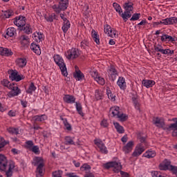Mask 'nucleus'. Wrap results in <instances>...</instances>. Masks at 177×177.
Instances as JSON below:
<instances>
[{"instance_id": "obj_11", "label": "nucleus", "mask_w": 177, "mask_h": 177, "mask_svg": "<svg viewBox=\"0 0 177 177\" xmlns=\"http://www.w3.org/2000/svg\"><path fill=\"white\" fill-rule=\"evenodd\" d=\"M26 17L19 16L14 19L13 23L17 27L21 28L24 26H26Z\"/></svg>"}, {"instance_id": "obj_24", "label": "nucleus", "mask_w": 177, "mask_h": 177, "mask_svg": "<svg viewBox=\"0 0 177 177\" xmlns=\"http://www.w3.org/2000/svg\"><path fill=\"white\" fill-rule=\"evenodd\" d=\"M91 37L94 42H95L97 45H100V37H99V34H97V32H96L95 29H93L91 30Z\"/></svg>"}, {"instance_id": "obj_7", "label": "nucleus", "mask_w": 177, "mask_h": 177, "mask_svg": "<svg viewBox=\"0 0 177 177\" xmlns=\"http://www.w3.org/2000/svg\"><path fill=\"white\" fill-rule=\"evenodd\" d=\"M26 77L22 74H19V71L15 70L12 71L10 75V80L11 81H15L16 82H20L22 80H24Z\"/></svg>"}, {"instance_id": "obj_8", "label": "nucleus", "mask_w": 177, "mask_h": 177, "mask_svg": "<svg viewBox=\"0 0 177 177\" xmlns=\"http://www.w3.org/2000/svg\"><path fill=\"white\" fill-rule=\"evenodd\" d=\"M176 23H177V17H171L169 18L162 19L158 22H156V24H157L158 26L160 24H163L164 26H171L172 24H176Z\"/></svg>"}, {"instance_id": "obj_22", "label": "nucleus", "mask_w": 177, "mask_h": 177, "mask_svg": "<svg viewBox=\"0 0 177 177\" xmlns=\"http://www.w3.org/2000/svg\"><path fill=\"white\" fill-rule=\"evenodd\" d=\"M19 42L22 45V46H26L30 44V37L26 35H22L19 37Z\"/></svg>"}, {"instance_id": "obj_21", "label": "nucleus", "mask_w": 177, "mask_h": 177, "mask_svg": "<svg viewBox=\"0 0 177 177\" xmlns=\"http://www.w3.org/2000/svg\"><path fill=\"white\" fill-rule=\"evenodd\" d=\"M65 145H73L75 146V145H77V146H80V142H74V138H73L71 136H66L65 137Z\"/></svg>"}, {"instance_id": "obj_2", "label": "nucleus", "mask_w": 177, "mask_h": 177, "mask_svg": "<svg viewBox=\"0 0 177 177\" xmlns=\"http://www.w3.org/2000/svg\"><path fill=\"white\" fill-rule=\"evenodd\" d=\"M33 165L35 167L37 166L36 169V177H43L44 172H45V169H44V167H45L44 158L41 157H35L33 159Z\"/></svg>"}, {"instance_id": "obj_45", "label": "nucleus", "mask_w": 177, "mask_h": 177, "mask_svg": "<svg viewBox=\"0 0 177 177\" xmlns=\"http://www.w3.org/2000/svg\"><path fill=\"white\" fill-rule=\"evenodd\" d=\"M113 7L114 8L115 10H116L118 13H119V15H121V13H122V9L121 8V6L118 3H113Z\"/></svg>"}, {"instance_id": "obj_43", "label": "nucleus", "mask_w": 177, "mask_h": 177, "mask_svg": "<svg viewBox=\"0 0 177 177\" xmlns=\"http://www.w3.org/2000/svg\"><path fill=\"white\" fill-rule=\"evenodd\" d=\"M34 146V142L32 140H28L25 142V147L28 149V150H30L32 149Z\"/></svg>"}, {"instance_id": "obj_52", "label": "nucleus", "mask_w": 177, "mask_h": 177, "mask_svg": "<svg viewBox=\"0 0 177 177\" xmlns=\"http://www.w3.org/2000/svg\"><path fill=\"white\" fill-rule=\"evenodd\" d=\"M1 142L0 143V152L3 150V147L6 146V145H9V141L5 140V139L3 141H1Z\"/></svg>"}, {"instance_id": "obj_41", "label": "nucleus", "mask_w": 177, "mask_h": 177, "mask_svg": "<svg viewBox=\"0 0 177 177\" xmlns=\"http://www.w3.org/2000/svg\"><path fill=\"white\" fill-rule=\"evenodd\" d=\"M16 34V29L15 28H8L7 29L6 35L8 37H13Z\"/></svg>"}, {"instance_id": "obj_5", "label": "nucleus", "mask_w": 177, "mask_h": 177, "mask_svg": "<svg viewBox=\"0 0 177 177\" xmlns=\"http://www.w3.org/2000/svg\"><path fill=\"white\" fill-rule=\"evenodd\" d=\"M67 8H68V0H60L58 6L56 4L53 6L54 12L57 13H60L62 10H66Z\"/></svg>"}, {"instance_id": "obj_34", "label": "nucleus", "mask_w": 177, "mask_h": 177, "mask_svg": "<svg viewBox=\"0 0 177 177\" xmlns=\"http://www.w3.org/2000/svg\"><path fill=\"white\" fill-rule=\"evenodd\" d=\"M120 16L123 19L124 21H127L128 19H130L132 16V12L129 11H124L123 13L121 12Z\"/></svg>"}, {"instance_id": "obj_51", "label": "nucleus", "mask_w": 177, "mask_h": 177, "mask_svg": "<svg viewBox=\"0 0 177 177\" xmlns=\"http://www.w3.org/2000/svg\"><path fill=\"white\" fill-rule=\"evenodd\" d=\"M132 100H133V103L134 104L135 108L137 110H139V107H140V104H139V101H138V99H136V97H133L132 98Z\"/></svg>"}, {"instance_id": "obj_63", "label": "nucleus", "mask_w": 177, "mask_h": 177, "mask_svg": "<svg viewBox=\"0 0 177 177\" xmlns=\"http://www.w3.org/2000/svg\"><path fill=\"white\" fill-rule=\"evenodd\" d=\"M121 141L122 142V143H124V145H125V143L128 142V136L124 135L123 137H122Z\"/></svg>"}, {"instance_id": "obj_14", "label": "nucleus", "mask_w": 177, "mask_h": 177, "mask_svg": "<svg viewBox=\"0 0 177 177\" xmlns=\"http://www.w3.org/2000/svg\"><path fill=\"white\" fill-rule=\"evenodd\" d=\"M133 146H135V142L132 140L129 141L122 148L124 153H125V154L131 153L133 149Z\"/></svg>"}, {"instance_id": "obj_9", "label": "nucleus", "mask_w": 177, "mask_h": 177, "mask_svg": "<svg viewBox=\"0 0 177 177\" xmlns=\"http://www.w3.org/2000/svg\"><path fill=\"white\" fill-rule=\"evenodd\" d=\"M10 90L11 91L9 92L10 97H15V96H19L21 93V89H20L17 84L12 83V85L10 86Z\"/></svg>"}, {"instance_id": "obj_64", "label": "nucleus", "mask_w": 177, "mask_h": 177, "mask_svg": "<svg viewBox=\"0 0 177 177\" xmlns=\"http://www.w3.org/2000/svg\"><path fill=\"white\" fill-rule=\"evenodd\" d=\"M66 176H68V177H80L75 173H68V174H66Z\"/></svg>"}, {"instance_id": "obj_17", "label": "nucleus", "mask_w": 177, "mask_h": 177, "mask_svg": "<svg viewBox=\"0 0 177 177\" xmlns=\"http://www.w3.org/2000/svg\"><path fill=\"white\" fill-rule=\"evenodd\" d=\"M63 100L64 103H67L68 104H74V103H75L76 98L74 95L66 94L64 96Z\"/></svg>"}, {"instance_id": "obj_27", "label": "nucleus", "mask_w": 177, "mask_h": 177, "mask_svg": "<svg viewBox=\"0 0 177 177\" xmlns=\"http://www.w3.org/2000/svg\"><path fill=\"white\" fill-rule=\"evenodd\" d=\"M21 30L28 35L32 34V26L30 24H25V26L21 28Z\"/></svg>"}, {"instance_id": "obj_13", "label": "nucleus", "mask_w": 177, "mask_h": 177, "mask_svg": "<svg viewBox=\"0 0 177 177\" xmlns=\"http://www.w3.org/2000/svg\"><path fill=\"white\" fill-rule=\"evenodd\" d=\"M145 146H143V144L140 143L138 144L134 150V151L132 153L133 157H139L143 151H145Z\"/></svg>"}, {"instance_id": "obj_44", "label": "nucleus", "mask_w": 177, "mask_h": 177, "mask_svg": "<svg viewBox=\"0 0 177 177\" xmlns=\"http://www.w3.org/2000/svg\"><path fill=\"white\" fill-rule=\"evenodd\" d=\"M1 84L3 86H6V88L10 89V86L13 85V83H10L8 80L4 79V80H3V81H1Z\"/></svg>"}, {"instance_id": "obj_46", "label": "nucleus", "mask_w": 177, "mask_h": 177, "mask_svg": "<svg viewBox=\"0 0 177 177\" xmlns=\"http://www.w3.org/2000/svg\"><path fill=\"white\" fill-rule=\"evenodd\" d=\"M116 118H119L120 121H127L128 120V115L120 112Z\"/></svg>"}, {"instance_id": "obj_35", "label": "nucleus", "mask_w": 177, "mask_h": 177, "mask_svg": "<svg viewBox=\"0 0 177 177\" xmlns=\"http://www.w3.org/2000/svg\"><path fill=\"white\" fill-rule=\"evenodd\" d=\"M35 91H37V86H35L34 83L31 82L28 89L26 90V93L28 95H32V93L35 92Z\"/></svg>"}, {"instance_id": "obj_54", "label": "nucleus", "mask_w": 177, "mask_h": 177, "mask_svg": "<svg viewBox=\"0 0 177 177\" xmlns=\"http://www.w3.org/2000/svg\"><path fill=\"white\" fill-rule=\"evenodd\" d=\"M162 55H174V50H171L169 49H164L162 50Z\"/></svg>"}, {"instance_id": "obj_30", "label": "nucleus", "mask_w": 177, "mask_h": 177, "mask_svg": "<svg viewBox=\"0 0 177 177\" xmlns=\"http://www.w3.org/2000/svg\"><path fill=\"white\" fill-rule=\"evenodd\" d=\"M156 156V151H153V150H148L145 153H144L142 155V156L145 157L146 158H154Z\"/></svg>"}, {"instance_id": "obj_32", "label": "nucleus", "mask_w": 177, "mask_h": 177, "mask_svg": "<svg viewBox=\"0 0 177 177\" xmlns=\"http://www.w3.org/2000/svg\"><path fill=\"white\" fill-rule=\"evenodd\" d=\"M70 27H71V24H70V21H66L65 22H63V25L62 27V30L64 34L70 30Z\"/></svg>"}, {"instance_id": "obj_31", "label": "nucleus", "mask_w": 177, "mask_h": 177, "mask_svg": "<svg viewBox=\"0 0 177 177\" xmlns=\"http://www.w3.org/2000/svg\"><path fill=\"white\" fill-rule=\"evenodd\" d=\"M123 7L126 12H130L132 13V11L133 10V3L131 2L124 3Z\"/></svg>"}, {"instance_id": "obj_49", "label": "nucleus", "mask_w": 177, "mask_h": 177, "mask_svg": "<svg viewBox=\"0 0 177 177\" xmlns=\"http://www.w3.org/2000/svg\"><path fill=\"white\" fill-rule=\"evenodd\" d=\"M53 177H62L63 175V171L62 170H57L53 172L52 174Z\"/></svg>"}, {"instance_id": "obj_36", "label": "nucleus", "mask_w": 177, "mask_h": 177, "mask_svg": "<svg viewBox=\"0 0 177 177\" xmlns=\"http://www.w3.org/2000/svg\"><path fill=\"white\" fill-rule=\"evenodd\" d=\"M111 110L113 116L115 117V118H117L121 113V111L118 106H113L111 108Z\"/></svg>"}, {"instance_id": "obj_57", "label": "nucleus", "mask_w": 177, "mask_h": 177, "mask_svg": "<svg viewBox=\"0 0 177 177\" xmlns=\"http://www.w3.org/2000/svg\"><path fill=\"white\" fill-rule=\"evenodd\" d=\"M169 171H171V172H173V174H177V167L172 166L170 165V167H169Z\"/></svg>"}, {"instance_id": "obj_26", "label": "nucleus", "mask_w": 177, "mask_h": 177, "mask_svg": "<svg viewBox=\"0 0 177 177\" xmlns=\"http://www.w3.org/2000/svg\"><path fill=\"white\" fill-rule=\"evenodd\" d=\"M73 77L77 81H82L85 78V75L80 70L75 71L73 74Z\"/></svg>"}, {"instance_id": "obj_19", "label": "nucleus", "mask_w": 177, "mask_h": 177, "mask_svg": "<svg viewBox=\"0 0 177 177\" xmlns=\"http://www.w3.org/2000/svg\"><path fill=\"white\" fill-rule=\"evenodd\" d=\"M0 55L1 56H6L9 57V56L13 55V52H12L11 49L4 47H0Z\"/></svg>"}, {"instance_id": "obj_25", "label": "nucleus", "mask_w": 177, "mask_h": 177, "mask_svg": "<svg viewBox=\"0 0 177 177\" xmlns=\"http://www.w3.org/2000/svg\"><path fill=\"white\" fill-rule=\"evenodd\" d=\"M117 84L120 89H122L123 91H124V89H127V82H125V78L120 77L117 82Z\"/></svg>"}, {"instance_id": "obj_23", "label": "nucleus", "mask_w": 177, "mask_h": 177, "mask_svg": "<svg viewBox=\"0 0 177 177\" xmlns=\"http://www.w3.org/2000/svg\"><path fill=\"white\" fill-rule=\"evenodd\" d=\"M33 120L36 122H44L48 120V116L46 114L37 115L33 117Z\"/></svg>"}, {"instance_id": "obj_39", "label": "nucleus", "mask_w": 177, "mask_h": 177, "mask_svg": "<svg viewBox=\"0 0 177 177\" xmlns=\"http://www.w3.org/2000/svg\"><path fill=\"white\" fill-rule=\"evenodd\" d=\"M104 33L107 35V37H111V26L109 24H105L104 26Z\"/></svg>"}, {"instance_id": "obj_37", "label": "nucleus", "mask_w": 177, "mask_h": 177, "mask_svg": "<svg viewBox=\"0 0 177 177\" xmlns=\"http://www.w3.org/2000/svg\"><path fill=\"white\" fill-rule=\"evenodd\" d=\"M75 103L76 111H77L78 114L82 117H84V112H82V105L80 102H75Z\"/></svg>"}, {"instance_id": "obj_47", "label": "nucleus", "mask_w": 177, "mask_h": 177, "mask_svg": "<svg viewBox=\"0 0 177 177\" xmlns=\"http://www.w3.org/2000/svg\"><path fill=\"white\" fill-rule=\"evenodd\" d=\"M91 165H88L87 163H84L80 167V171L83 172L84 171H91Z\"/></svg>"}, {"instance_id": "obj_18", "label": "nucleus", "mask_w": 177, "mask_h": 177, "mask_svg": "<svg viewBox=\"0 0 177 177\" xmlns=\"http://www.w3.org/2000/svg\"><path fill=\"white\" fill-rule=\"evenodd\" d=\"M160 41H162V42H166V44H168V42L174 43L175 42V37H172L167 34H163L160 37Z\"/></svg>"}, {"instance_id": "obj_12", "label": "nucleus", "mask_w": 177, "mask_h": 177, "mask_svg": "<svg viewBox=\"0 0 177 177\" xmlns=\"http://www.w3.org/2000/svg\"><path fill=\"white\" fill-rule=\"evenodd\" d=\"M152 122L158 128H163V129H165V122H164V119L158 117H154Z\"/></svg>"}, {"instance_id": "obj_40", "label": "nucleus", "mask_w": 177, "mask_h": 177, "mask_svg": "<svg viewBox=\"0 0 177 177\" xmlns=\"http://www.w3.org/2000/svg\"><path fill=\"white\" fill-rule=\"evenodd\" d=\"M8 133L11 135H19V129L15 127H9L7 129Z\"/></svg>"}, {"instance_id": "obj_62", "label": "nucleus", "mask_w": 177, "mask_h": 177, "mask_svg": "<svg viewBox=\"0 0 177 177\" xmlns=\"http://www.w3.org/2000/svg\"><path fill=\"white\" fill-rule=\"evenodd\" d=\"M103 167L105 168V169H110V168H111V162H108L104 164Z\"/></svg>"}, {"instance_id": "obj_38", "label": "nucleus", "mask_w": 177, "mask_h": 177, "mask_svg": "<svg viewBox=\"0 0 177 177\" xmlns=\"http://www.w3.org/2000/svg\"><path fill=\"white\" fill-rule=\"evenodd\" d=\"M12 15H13V12L9 10H5V11H1V17L3 19H9V17H10V16H12Z\"/></svg>"}, {"instance_id": "obj_50", "label": "nucleus", "mask_w": 177, "mask_h": 177, "mask_svg": "<svg viewBox=\"0 0 177 177\" xmlns=\"http://www.w3.org/2000/svg\"><path fill=\"white\" fill-rule=\"evenodd\" d=\"M90 74H91L92 78H93L94 80H95L96 78L99 76V73H97V71H96V70L91 71Z\"/></svg>"}, {"instance_id": "obj_15", "label": "nucleus", "mask_w": 177, "mask_h": 177, "mask_svg": "<svg viewBox=\"0 0 177 177\" xmlns=\"http://www.w3.org/2000/svg\"><path fill=\"white\" fill-rule=\"evenodd\" d=\"M15 64L19 68H24L27 66V59L25 57H19L15 60Z\"/></svg>"}, {"instance_id": "obj_60", "label": "nucleus", "mask_w": 177, "mask_h": 177, "mask_svg": "<svg viewBox=\"0 0 177 177\" xmlns=\"http://www.w3.org/2000/svg\"><path fill=\"white\" fill-rule=\"evenodd\" d=\"M154 49H155L156 52H160L162 53V50L164 48H162V46L158 45V46H155Z\"/></svg>"}, {"instance_id": "obj_59", "label": "nucleus", "mask_w": 177, "mask_h": 177, "mask_svg": "<svg viewBox=\"0 0 177 177\" xmlns=\"http://www.w3.org/2000/svg\"><path fill=\"white\" fill-rule=\"evenodd\" d=\"M55 15H49L48 17H45V19L47 21H48L49 23H52V21H53V19H55Z\"/></svg>"}, {"instance_id": "obj_28", "label": "nucleus", "mask_w": 177, "mask_h": 177, "mask_svg": "<svg viewBox=\"0 0 177 177\" xmlns=\"http://www.w3.org/2000/svg\"><path fill=\"white\" fill-rule=\"evenodd\" d=\"M142 84L145 86V88H152L156 85V82L154 80H144L142 81Z\"/></svg>"}, {"instance_id": "obj_56", "label": "nucleus", "mask_w": 177, "mask_h": 177, "mask_svg": "<svg viewBox=\"0 0 177 177\" xmlns=\"http://www.w3.org/2000/svg\"><path fill=\"white\" fill-rule=\"evenodd\" d=\"M140 17V14H133L132 17L130 19L131 21H135L139 20Z\"/></svg>"}, {"instance_id": "obj_33", "label": "nucleus", "mask_w": 177, "mask_h": 177, "mask_svg": "<svg viewBox=\"0 0 177 177\" xmlns=\"http://www.w3.org/2000/svg\"><path fill=\"white\" fill-rule=\"evenodd\" d=\"M113 125L118 133H124V132H125L124 127L121 126L120 123L117 122H113Z\"/></svg>"}, {"instance_id": "obj_1", "label": "nucleus", "mask_w": 177, "mask_h": 177, "mask_svg": "<svg viewBox=\"0 0 177 177\" xmlns=\"http://www.w3.org/2000/svg\"><path fill=\"white\" fill-rule=\"evenodd\" d=\"M13 169H15V162H8V158L5 155L0 154V171L6 172L7 177H12L13 175Z\"/></svg>"}, {"instance_id": "obj_16", "label": "nucleus", "mask_w": 177, "mask_h": 177, "mask_svg": "<svg viewBox=\"0 0 177 177\" xmlns=\"http://www.w3.org/2000/svg\"><path fill=\"white\" fill-rule=\"evenodd\" d=\"M32 38L35 42H42L45 39V35L41 32H35L32 35Z\"/></svg>"}, {"instance_id": "obj_55", "label": "nucleus", "mask_w": 177, "mask_h": 177, "mask_svg": "<svg viewBox=\"0 0 177 177\" xmlns=\"http://www.w3.org/2000/svg\"><path fill=\"white\" fill-rule=\"evenodd\" d=\"M95 96L97 100H100V99H102V92L99 90H95Z\"/></svg>"}, {"instance_id": "obj_10", "label": "nucleus", "mask_w": 177, "mask_h": 177, "mask_svg": "<svg viewBox=\"0 0 177 177\" xmlns=\"http://www.w3.org/2000/svg\"><path fill=\"white\" fill-rule=\"evenodd\" d=\"M94 143L100 149V153H102V154H107L109 153L107 147H106L102 140L95 139L94 140Z\"/></svg>"}, {"instance_id": "obj_58", "label": "nucleus", "mask_w": 177, "mask_h": 177, "mask_svg": "<svg viewBox=\"0 0 177 177\" xmlns=\"http://www.w3.org/2000/svg\"><path fill=\"white\" fill-rule=\"evenodd\" d=\"M101 127H103L104 128H107L109 127V122H107V120L104 119L101 123Z\"/></svg>"}, {"instance_id": "obj_6", "label": "nucleus", "mask_w": 177, "mask_h": 177, "mask_svg": "<svg viewBox=\"0 0 177 177\" xmlns=\"http://www.w3.org/2000/svg\"><path fill=\"white\" fill-rule=\"evenodd\" d=\"M64 55L68 60L77 59L80 56V50L77 48H72L65 52Z\"/></svg>"}, {"instance_id": "obj_29", "label": "nucleus", "mask_w": 177, "mask_h": 177, "mask_svg": "<svg viewBox=\"0 0 177 177\" xmlns=\"http://www.w3.org/2000/svg\"><path fill=\"white\" fill-rule=\"evenodd\" d=\"M30 49L36 55H41V48L39 47V45L36 44L35 43H32L30 45Z\"/></svg>"}, {"instance_id": "obj_61", "label": "nucleus", "mask_w": 177, "mask_h": 177, "mask_svg": "<svg viewBox=\"0 0 177 177\" xmlns=\"http://www.w3.org/2000/svg\"><path fill=\"white\" fill-rule=\"evenodd\" d=\"M8 115H9V117H16L17 115L16 111H13V110L9 111L8 113Z\"/></svg>"}, {"instance_id": "obj_53", "label": "nucleus", "mask_w": 177, "mask_h": 177, "mask_svg": "<svg viewBox=\"0 0 177 177\" xmlns=\"http://www.w3.org/2000/svg\"><path fill=\"white\" fill-rule=\"evenodd\" d=\"M30 151L35 153V154H39V147L37 145H34Z\"/></svg>"}, {"instance_id": "obj_20", "label": "nucleus", "mask_w": 177, "mask_h": 177, "mask_svg": "<svg viewBox=\"0 0 177 177\" xmlns=\"http://www.w3.org/2000/svg\"><path fill=\"white\" fill-rule=\"evenodd\" d=\"M171 166V162L167 160H165L162 163L159 165V169L160 171H167L169 170V167Z\"/></svg>"}, {"instance_id": "obj_3", "label": "nucleus", "mask_w": 177, "mask_h": 177, "mask_svg": "<svg viewBox=\"0 0 177 177\" xmlns=\"http://www.w3.org/2000/svg\"><path fill=\"white\" fill-rule=\"evenodd\" d=\"M53 59L55 64L59 67L62 75L67 77V68L66 67V63H64V59L63 57L60 56V55L56 54L54 55Z\"/></svg>"}, {"instance_id": "obj_42", "label": "nucleus", "mask_w": 177, "mask_h": 177, "mask_svg": "<svg viewBox=\"0 0 177 177\" xmlns=\"http://www.w3.org/2000/svg\"><path fill=\"white\" fill-rule=\"evenodd\" d=\"M174 123L171 124L169 126V131H173L174 129H177V118H173L171 120Z\"/></svg>"}, {"instance_id": "obj_48", "label": "nucleus", "mask_w": 177, "mask_h": 177, "mask_svg": "<svg viewBox=\"0 0 177 177\" xmlns=\"http://www.w3.org/2000/svg\"><path fill=\"white\" fill-rule=\"evenodd\" d=\"M94 81H96V82H97V84H99V85H104V84H106V80H104V78L98 76L97 78H95V80Z\"/></svg>"}, {"instance_id": "obj_4", "label": "nucleus", "mask_w": 177, "mask_h": 177, "mask_svg": "<svg viewBox=\"0 0 177 177\" xmlns=\"http://www.w3.org/2000/svg\"><path fill=\"white\" fill-rule=\"evenodd\" d=\"M111 168L113 172L115 174H118L120 172V175L122 177H129V174L121 171L122 169V165H121V162L118 160V159L115 158V160L111 162Z\"/></svg>"}]
</instances>
